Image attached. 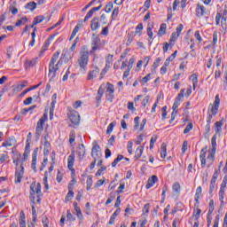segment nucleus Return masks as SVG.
Segmentation results:
<instances>
[{
	"label": "nucleus",
	"mask_w": 227,
	"mask_h": 227,
	"mask_svg": "<svg viewBox=\"0 0 227 227\" xmlns=\"http://www.w3.org/2000/svg\"><path fill=\"white\" fill-rule=\"evenodd\" d=\"M222 27L224 31L227 29V25H226V18L222 17Z\"/></svg>",
	"instance_id": "obj_63"
},
{
	"label": "nucleus",
	"mask_w": 227,
	"mask_h": 227,
	"mask_svg": "<svg viewBox=\"0 0 227 227\" xmlns=\"http://www.w3.org/2000/svg\"><path fill=\"white\" fill-rule=\"evenodd\" d=\"M158 181L159 178L157 177V176H152V177L148 179L145 188L150 189L151 187H153V185H155V183Z\"/></svg>",
	"instance_id": "obj_15"
},
{
	"label": "nucleus",
	"mask_w": 227,
	"mask_h": 227,
	"mask_svg": "<svg viewBox=\"0 0 227 227\" xmlns=\"http://www.w3.org/2000/svg\"><path fill=\"white\" fill-rule=\"evenodd\" d=\"M219 200L221 201L220 207L224 205V188L221 187L219 191Z\"/></svg>",
	"instance_id": "obj_24"
},
{
	"label": "nucleus",
	"mask_w": 227,
	"mask_h": 227,
	"mask_svg": "<svg viewBox=\"0 0 227 227\" xmlns=\"http://www.w3.org/2000/svg\"><path fill=\"white\" fill-rule=\"evenodd\" d=\"M167 145L166 143H162L161 144V146H160V156H161V159H166V156L168 155L167 153Z\"/></svg>",
	"instance_id": "obj_20"
},
{
	"label": "nucleus",
	"mask_w": 227,
	"mask_h": 227,
	"mask_svg": "<svg viewBox=\"0 0 227 227\" xmlns=\"http://www.w3.org/2000/svg\"><path fill=\"white\" fill-rule=\"evenodd\" d=\"M119 13H120V8L115 7L112 12V20H116V18L118 17Z\"/></svg>",
	"instance_id": "obj_33"
},
{
	"label": "nucleus",
	"mask_w": 227,
	"mask_h": 227,
	"mask_svg": "<svg viewBox=\"0 0 227 227\" xmlns=\"http://www.w3.org/2000/svg\"><path fill=\"white\" fill-rule=\"evenodd\" d=\"M183 30H184V25L179 24L176 28V34L177 35V36H180V33H182Z\"/></svg>",
	"instance_id": "obj_47"
},
{
	"label": "nucleus",
	"mask_w": 227,
	"mask_h": 227,
	"mask_svg": "<svg viewBox=\"0 0 227 227\" xmlns=\"http://www.w3.org/2000/svg\"><path fill=\"white\" fill-rule=\"evenodd\" d=\"M74 162H75V151H72L71 154L68 156L67 159V168L72 172V176L74 177L75 175V169H74Z\"/></svg>",
	"instance_id": "obj_8"
},
{
	"label": "nucleus",
	"mask_w": 227,
	"mask_h": 227,
	"mask_svg": "<svg viewBox=\"0 0 227 227\" xmlns=\"http://www.w3.org/2000/svg\"><path fill=\"white\" fill-rule=\"evenodd\" d=\"M57 98H58V94H54L52 97H51V108H50V113H52L54 111V107L56 106V103H57Z\"/></svg>",
	"instance_id": "obj_22"
},
{
	"label": "nucleus",
	"mask_w": 227,
	"mask_h": 227,
	"mask_svg": "<svg viewBox=\"0 0 227 227\" xmlns=\"http://www.w3.org/2000/svg\"><path fill=\"white\" fill-rule=\"evenodd\" d=\"M143 31V23H140L138 24L137 27H136V33L137 34H139Z\"/></svg>",
	"instance_id": "obj_62"
},
{
	"label": "nucleus",
	"mask_w": 227,
	"mask_h": 227,
	"mask_svg": "<svg viewBox=\"0 0 227 227\" xmlns=\"http://www.w3.org/2000/svg\"><path fill=\"white\" fill-rule=\"evenodd\" d=\"M24 177V165L22 163L20 167L16 168L15 172V184H20L22 182V178Z\"/></svg>",
	"instance_id": "obj_9"
},
{
	"label": "nucleus",
	"mask_w": 227,
	"mask_h": 227,
	"mask_svg": "<svg viewBox=\"0 0 227 227\" xmlns=\"http://www.w3.org/2000/svg\"><path fill=\"white\" fill-rule=\"evenodd\" d=\"M184 93H185V89H181L180 93L176 98V101L179 102L184 98Z\"/></svg>",
	"instance_id": "obj_35"
},
{
	"label": "nucleus",
	"mask_w": 227,
	"mask_h": 227,
	"mask_svg": "<svg viewBox=\"0 0 227 227\" xmlns=\"http://www.w3.org/2000/svg\"><path fill=\"white\" fill-rule=\"evenodd\" d=\"M207 227H210V225L212 224V214L210 213H207Z\"/></svg>",
	"instance_id": "obj_60"
},
{
	"label": "nucleus",
	"mask_w": 227,
	"mask_h": 227,
	"mask_svg": "<svg viewBox=\"0 0 227 227\" xmlns=\"http://www.w3.org/2000/svg\"><path fill=\"white\" fill-rule=\"evenodd\" d=\"M36 155H38V148H35L32 153L31 168L35 173L38 171V169L36 168Z\"/></svg>",
	"instance_id": "obj_14"
},
{
	"label": "nucleus",
	"mask_w": 227,
	"mask_h": 227,
	"mask_svg": "<svg viewBox=\"0 0 227 227\" xmlns=\"http://www.w3.org/2000/svg\"><path fill=\"white\" fill-rule=\"evenodd\" d=\"M69 120L73 125H79V123H81V115L79 114V112L75 110L70 111Z\"/></svg>",
	"instance_id": "obj_7"
},
{
	"label": "nucleus",
	"mask_w": 227,
	"mask_h": 227,
	"mask_svg": "<svg viewBox=\"0 0 227 227\" xmlns=\"http://www.w3.org/2000/svg\"><path fill=\"white\" fill-rule=\"evenodd\" d=\"M221 104V99L219 98V94H217L215 98L214 104H210L208 107V116L207 118V122L210 124L212 121V115L215 116L217 112L219 111V105Z\"/></svg>",
	"instance_id": "obj_4"
},
{
	"label": "nucleus",
	"mask_w": 227,
	"mask_h": 227,
	"mask_svg": "<svg viewBox=\"0 0 227 227\" xmlns=\"http://www.w3.org/2000/svg\"><path fill=\"white\" fill-rule=\"evenodd\" d=\"M133 143L131 141L128 142V152L130 155H132V146H133Z\"/></svg>",
	"instance_id": "obj_64"
},
{
	"label": "nucleus",
	"mask_w": 227,
	"mask_h": 227,
	"mask_svg": "<svg viewBox=\"0 0 227 227\" xmlns=\"http://www.w3.org/2000/svg\"><path fill=\"white\" fill-rule=\"evenodd\" d=\"M91 47L90 54H93L96 51L102 49V46H100V37L96 34L92 35Z\"/></svg>",
	"instance_id": "obj_6"
},
{
	"label": "nucleus",
	"mask_w": 227,
	"mask_h": 227,
	"mask_svg": "<svg viewBox=\"0 0 227 227\" xmlns=\"http://www.w3.org/2000/svg\"><path fill=\"white\" fill-rule=\"evenodd\" d=\"M190 79L192 82L193 90H196V86H198V74H192L190 76Z\"/></svg>",
	"instance_id": "obj_26"
},
{
	"label": "nucleus",
	"mask_w": 227,
	"mask_h": 227,
	"mask_svg": "<svg viewBox=\"0 0 227 227\" xmlns=\"http://www.w3.org/2000/svg\"><path fill=\"white\" fill-rule=\"evenodd\" d=\"M26 67H35V65H36V60H27L26 61Z\"/></svg>",
	"instance_id": "obj_57"
},
{
	"label": "nucleus",
	"mask_w": 227,
	"mask_h": 227,
	"mask_svg": "<svg viewBox=\"0 0 227 227\" xmlns=\"http://www.w3.org/2000/svg\"><path fill=\"white\" fill-rule=\"evenodd\" d=\"M114 99V93L107 92L106 100H108V102L113 103Z\"/></svg>",
	"instance_id": "obj_49"
},
{
	"label": "nucleus",
	"mask_w": 227,
	"mask_h": 227,
	"mask_svg": "<svg viewBox=\"0 0 227 227\" xmlns=\"http://www.w3.org/2000/svg\"><path fill=\"white\" fill-rule=\"evenodd\" d=\"M26 22H27V17H24V18H21L20 20H19L16 22L15 26H16L17 27H19V26H22V25L26 24Z\"/></svg>",
	"instance_id": "obj_34"
},
{
	"label": "nucleus",
	"mask_w": 227,
	"mask_h": 227,
	"mask_svg": "<svg viewBox=\"0 0 227 227\" xmlns=\"http://www.w3.org/2000/svg\"><path fill=\"white\" fill-rule=\"evenodd\" d=\"M99 74H100V68L96 67L91 71L89 72L87 80L93 81V79L97 78Z\"/></svg>",
	"instance_id": "obj_12"
},
{
	"label": "nucleus",
	"mask_w": 227,
	"mask_h": 227,
	"mask_svg": "<svg viewBox=\"0 0 227 227\" xmlns=\"http://www.w3.org/2000/svg\"><path fill=\"white\" fill-rule=\"evenodd\" d=\"M192 127H193L192 123L187 124V126L184 129V134H189V132H191V130H192Z\"/></svg>",
	"instance_id": "obj_42"
},
{
	"label": "nucleus",
	"mask_w": 227,
	"mask_h": 227,
	"mask_svg": "<svg viewBox=\"0 0 227 227\" xmlns=\"http://www.w3.org/2000/svg\"><path fill=\"white\" fill-rule=\"evenodd\" d=\"M200 159H206L207 158V147H204L200 151Z\"/></svg>",
	"instance_id": "obj_52"
},
{
	"label": "nucleus",
	"mask_w": 227,
	"mask_h": 227,
	"mask_svg": "<svg viewBox=\"0 0 227 227\" xmlns=\"http://www.w3.org/2000/svg\"><path fill=\"white\" fill-rule=\"evenodd\" d=\"M159 138V137H157V135H154L152 137L151 140H150V148H153V145H155V143H157V139Z\"/></svg>",
	"instance_id": "obj_38"
},
{
	"label": "nucleus",
	"mask_w": 227,
	"mask_h": 227,
	"mask_svg": "<svg viewBox=\"0 0 227 227\" xmlns=\"http://www.w3.org/2000/svg\"><path fill=\"white\" fill-rule=\"evenodd\" d=\"M25 8L30 10V12H35V10H36V3L29 2L25 5Z\"/></svg>",
	"instance_id": "obj_25"
},
{
	"label": "nucleus",
	"mask_w": 227,
	"mask_h": 227,
	"mask_svg": "<svg viewBox=\"0 0 227 227\" xmlns=\"http://www.w3.org/2000/svg\"><path fill=\"white\" fill-rule=\"evenodd\" d=\"M2 146H5V147L13 146V144L12 143V138H9V139L6 140L5 142H4V143L2 144Z\"/></svg>",
	"instance_id": "obj_55"
},
{
	"label": "nucleus",
	"mask_w": 227,
	"mask_h": 227,
	"mask_svg": "<svg viewBox=\"0 0 227 227\" xmlns=\"http://www.w3.org/2000/svg\"><path fill=\"white\" fill-rule=\"evenodd\" d=\"M160 61H162V59L160 58L156 59V60L153 64V70H157V67H159V65L160 64Z\"/></svg>",
	"instance_id": "obj_46"
},
{
	"label": "nucleus",
	"mask_w": 227,
	"mask_h": 227,
	"mask_svg": "<svg viewBox=\"0 0 227 227\" xmlns=\"http://www.w3.org/2000/svg\"><path fill=\"white\" fill-rule=\"evenodd\" d=\"M35 194H37L36 201L37 203H40V196H42V184H40V183H32L30 184V201L33 203V205H35Z\"/></svg>",
	"instance_id": "obj_3"
},
{
	"label": "nucleus",
	"mask_w": 227,
	"mask_h": 227,
	"mask_svg": "<svg viewBox=\"0 0 227 227\" xmlns=\"http://www.w3.org/2000/svg\"><path fill=\"white\" fill-rule=\"evenodd\" d=\"M178 106H180V102L175 100L173 106H172L173 111H176V113H178Z\"/></svg>",
	"instance_id": "obj_58"
},
{
	"label": "nucleus",
	"mask_w": 227,
	"mask_h": 227,
	"mask_svg": "<svg viewBox=\"0 0 227 227\" xmlns=\"http://www.w3.org/2000/svg\"><path fill=\"white\" fill-rule=\"evenodd\" d=\"M214 200H211L209 201V209H208V214H214Z\"/></svg>",
	"instance_id": "obj_51"
},
{
	"label": "nucleus",
	"mask_w": 227,
	"mask_h": 227,
	"mask_svg": "<svg viewBox=\"0 0 227 227\" xmlns=\"http://www.w3.org/2000/svg\"><path fill=\"white\" fill-rule=\"evenodd\" d=\"M106 91V85L101 84L98 90V95H99L100 97H104V93Z\"/></svg>",
	"instance_id": "obj_36"
},
{
	"label": "nucleus",
	"mask_w": 227,
	"mask_h": 227,
	"mask_svg": "<svg viewBox=\"0 0 227 227\" xmlns=\"http://www.w3.org/2000/svg\"><path fill=\"white\" fill-rule=\"evenodd\" d=\"M74 184H68V193L66 196V201L68 202L74 198V188L72 187Z\"/></svg>",
	"instance_id": "obj_16"
},
{
	"label": "nucleus",
	"mask_w": 227,
	"mask_h": 227,
	"mask_svg": "<svg viewBox=\"0 0 227 227\" xmlns=\"http://www.w3.org/2000/svg\"><path fill=\"white\" fill-rule=\"evenodd\" d=\"M51 149V143H49V141L47 140V137H44V153L45 152H49V150Z\"/></svg>",
	"instance_id": "obj_37"
},
{
	"label": "nucleus",
	"mask_w": 227,
	"mask_h": 227,
	"mask_svg": "<svg viewBox=\"0 0 227 227\" xmlns=\"http://www.w3.org/2000/svg\"><path fill=\"white\" fill-rule=\"evenodd\" d=\"M219 173H221V170H217V169H215V172H214V174H213V176H212V179H211V181H213V182H216V180H217V177L219 176Z\"/></svg>",
	"instance_id": "obj_44"
},
{
	"label": "nucleus",
	"mask_w": 227,
	"mask_h": 227,
	"mask_svg": "<svg viewBox=\"0 0 227 227\" xmlns=\"http://www.w3.org/2000/svg\"><path fill=\"white\" fill-rule=\"evenodd\" d=\"M44 19L45 18L43 16L35 17L33 21V26H36V24H42V22H43Z\"/></svg>",
	"instance_id": "obj_27"
},
{
	"label": "nucleus",
	"mask_w": 227,
	"mask_h": 227,
	"mask_svg": "<svg viewBox=\"0 0 227 227\" xmlns=\"http://www.w3.org/2000/svg\"><path fill=\"white\" fill-rule=\"evenodd\" d=\"M26 84H27V81H24L23 83L18 84L17 87L13 89V93H20V91H22V90L26 88Z\"/></svg>",
	"instance_id": "obj_19"
},
{
	"label": "nucleus",
	"mask_w": 227,
	"mask_h": 227,
	"mask_svg": "<svg viewBox=\"0 0 227 227\" xmlns=\"http://www.w3.org/2000/svg\"><path fill=\"white\" fill-rule=\"evenodd\" d=\"M100 27V18L94 17L90 21V29L91 31H97Z\"/></svg>",
	"instance_id": "obj_13"
},
{
	"label": "nucleus",
	"mask_w": 227,
	"mask_h": 227,
	"mask_svg": "<svg viewBox=\"0 0 227 227\" xmlns=\"http://www.w3.org/2000/svg\"><path fill=\"white\" fill-rule=\"evenodd\" d=\"M8 158L9 156L7 153L0 154V164H3V162H5Z\"/></svg>",
	"instance_id": "obj_50"
},
{
	"label": "nucleus",
	"mask_w": 227,
	"mask_h": 227,
	"mask_svg": "<svg viewBox=\"0 0 227 227\" xmlns=\"http://www.w3.org/2000/svg\"><path fill=\"white\" fill-rule=\"evenodd\" d=\"M121 160H123V155L119 154L117 158L112 162V168H116V164H118V162Z\"/></svg>",
	"instance_id": "obj_29"
},
{
	"label": "nucleus",
	"mask_w": 227,
	"mask_h": 227,
	"mask_svg": "<svg viewBox=\"0 0 227 227\" xmlns=\"http://www.w3.org/2000/svg\"><path fill=\"white\" fill-rule=\"evenodd\" d=\"M223 127V123L221 121H216L215 122V132H221V128Z\"/></svg>",
	"instance_id": "obj_56"
},
{
	"label": "nucleus",
	"mask_w": 227,
	"mask_h": 227,
	"mask_svg": "<svg viewBox=\"0 0 227 227\" xmlns=\"http://www.w3.org/2000/svg\"><path fill=\"white\" fill-rule=\"evenodd\" d=\"M214 189H215V181H210V184H209V194L210 196H212L213 192H214Z\"/></svg>",
	"instance_id": "obj_39"
},
{
	"label": "nucleus",
	"mask_w": 227,
	"mask_h": 227,
	"mask_svg": "<svg viewBox=\"0 0 227 227\" xmlns=\"http://www.w3.org/2000/svg\"><path fill=\"white\" fill-rule=\"evenodd\" d=\"M108 71H109V67H105V68L101 71L99 79L100 80L104 79V76L107 74Z\"/></svg>",
	"instance_id": "obj_53"
},
{
	"label": "nucleus",
	"mask_w": 227,
	"mask_h": 227,
	"mask_svg": "<svg viewBox=\"0 0 227 227\" xmlns=\"http://www.w3.org/2000/svg\"><path fill=\"white\" fill-rule=\"evenodd\" d=\"M90 61V51H88V46H83L79 53L78 64L79 67L86 72L88 63Z\"/></svg>",
	"instance_id": "obj_2"
},
{
	"label": "nucleus",
	"mask_w": 227,
	"mask_h": 227,
	"mask_svg": "<svg viewBox=\"0 0 227 227\" xmlns=\"http://www.w3.org/2000/svg\"><path fill=\"white\" fill-rule=\"evenodd\" d=\"M173 192L178 194L180 192V183L176 182L173 184Z\"/></svg>",
	"instance_id": "obj_31"
},
{
	"label": "nucleus",
	"mask_w": 227,
	"mask_h": 227,
	"mask_svg": "<svg viewBox=\"0 0 227 227\" xmlns=\"http://www.w3.org/2000/svg\"><path fill=\"white\" fill-rule=\"evenodd\" d=\"M167 27H168V26L166 25V23H162L160 25V29L158 30L159 36H164V35H166Z\"/></svg>",
	"instance_id": "obj_21"
},
{
	"label": "nucleus",
	"mask_w": 227,
	"mask_h": 227,
	"mask_svg": "<svg viewBox=\"0 0 227 227\" xmlns=\"http://www.w3.org/2000/svg\"><path fill=\"white\" fill-rule=\"evenodd\" d=\"M145 149V146L140 145L137 148L135 152V159L137 160V159H141V156L143 155V150Z\"/></svg>",
	"instance_id": "obj_18"
},
{
	"label": "nucleus",
	"mask_w": 227,
	"mask_h": 227,
	"mask_svg": "<svg viewBox=\"0 0 227 227\" xmlns=\"http://www.w3.org/2000/svg\"><path fill=\"white\" fill-rule=\"evenodd\" d=\"M143 213H144V215H145V214L150 213V204L149 203H147L144 206Z\"/></svg>",
	"instance_id": "obj_54"
},
{
	"label": "nucleus",
	"mask_w": 227,
	"mask_h": 227,
	"mask_svg": "<svg viewBox=\"0 0 227 227\" xmlns=\"http://www.w3.org/2000/svg\"><path fill=\"white\" fill-rule=\"evenodd\" d=\"M63 56L64 55H61V58L58 61V59L59 58V51H56L52 55L49 64V76L51 77V79H54V77H56V73L59 70V68L63 65Z\"/></svg>",
	"instance_id": "obj_1"
},
{
	"label": "nucleus",
	"mask_w": 227,
	"mask_h": 227,
	"mask_svg": "<svg viewBox=\"0 0 227 227\" xmlns=\"http://www.w3.org/2000/svg\"><path fill=\"white\" fill-rule=\"evenodd\" d=\"M139 116H137L135 117L134 119V123H135V126H134V130H137L139 129Z\"/></svg>",
	"instance_id": "obj_45"
},
{
	"label": "nucleus",
	"mask_w": 227,
	"mask_h": 227,
	"mask_svg": "<svg viewBox=\"0 0 227 227\" xmlns=\"http://www.w3.org/2000/svg\"><path fill=\"white\" fill-rule=\"evenodd\" d=\"M153 29V25H148L147 26V35L150 38V40H153V32L152 31Z\"/></svg>",
	"instance_id": "obj_28"
},
{
	"label": "nucleus",
	"mask_w": 227,
	"mask_h": 227,
	"mask_svg": "<svg viewBox=\"0 0 227 227\" xmlns=\"http://www.w3.org/2000/svg\"><path fill=\"white\" fill-rule=\"evenodd\" d=\"M87 191H90L91 189V186L93 185V177L91 176H89L87 178Z\"/></svg>",
	"instance_id": "obj_32"
},
{
	"label": "nucleus",
	"mask_w": 227,
	"mask_h": 227,
	"mask_svg": "<svg viewBox=\"0 0 227 227\" xmlns=\"http://www.w3.org/2000/svg\"><path fill=\"white\" fill-rule=\"evenodd\" d=\"M195 12L196 17H203L204 15H208L207 8H205V6L201 4H197Z\"/></svg>",
	"instance_id": "obj_11"
},
{
	"label": "nucleus",
	"mask_w": 227,
	"mask_h": 227,
	"mask_svg": "<svg viewBox=\"0 0 227 227\" xmlns=\"http://www.w3.org/2000/svg\"><path fill=\"white\" fill-rule=\"evenodd\" d=\"M106 93H114V85L111 82H106Z\"/></svg>",
	"instance_id": "obj_30"
},
{
	"label": "nucleus",
	"mask_w": 227,
	"mask_h": 227,
	"mask_svg": "<svg viewBox=\"0 0 227 227\" xmlns=\"http://www.w3.org/2000/svg\"><path fill=\"white\" fill-rule=\"evenodd\" d=\"M100 22H103V25L107 24V16L106 14H102L99 19Z\"/></svg>",
	"instance_id": "obj_61"
},
{
	"label": "nucleus",
	"mask_w": 227,
	"mask_h": 227,
	"mask_svg": "<svg viewBox=\"0 0 227 227\" xmlns=\"http://www.w3.org/2000/svg\"><path fill=\"white\" fill-rule=\"evenodd\" d=\"M113 58L114 55L113 54H108L106 59V68H111V65H113Z\"/></svg>",
	"instance_id": "obj_23"
},
{
	"label": "nucleus",
	"mask_w": 227,
	"mask_h": 227,
	"mask_svg": "<svg viewBox=\"0 0 227 227\" xmlns=\"http://www.w3.org/2000/svg\"><path fill=\"white\" fill-rule=\"evenodd\" d=\"M67 221H70L71 223L75 221V216L70 213V210H67Z\"/></svg>",
	"instance_id": "obj_41"
},
{
	"label": "nucleus",
	"mask_w": 227,
	"mask_h": 227,
	"mask_svg": "<svg viewBox=\"0 0 227 227\" xmlns=\"http://www.w3.org/2000/svg\"><path fill=\"white\" fill-rule=\"evenodd\" d=\"M93 12L90 10L89 11V12L86 14L83 22H86L89 19H91V17H93Z\"/></svg>",
	"instance_id": "obj_59"
},
{
	"label": "nucleus",
	"mask_w": 227,
	"mask_h": 227,
	"mask_svg": "<svg viewBox=\"0 0 227 227\" xmlns=\"http://www.w3.org/2000/svg\"><path fill=\"white\" fill-rule=\"evenodd\" d=\"M134 42V33L128 35L127 45H130Z\"/></svg>",
	"instance_id": "obj_43"
},
{
	"label": "nucleus",
	"mask_w": 227,
	"mask_h": 227,
	"mask_svg": "<svg viewBox=\"0 0 227 227\" xmlns=\"http://www.w3.org/2000/svg\"><path fill=\"white\" fill-rule=\"evenodd\" d=\"M111 10H113V4H112V2L108 3V4L106 5L105 12H106V13H111Z\"/></svg>",
	"instance_id": "obj_48"
},
{
	"label": "nucleus",
	"mask_w": 227,
	"mask_h": 227,
	"mask_svg": "<svg viewBox=\"0 0 227 227\" xmlns=\"http://www.w3.org/2000/svg\"><path fill=\"white\" fill-rule=\"evenodd\" d=\"M78 155L79 159H84V155H86V147H84V145L78 146Z\"/></svg>",
	"instance_id": "obj_17"
},
{
	"label": "nucleus",
	"mask_w": 227,
	"mask_h": 227,
	"mask_svg": "<svg viewBox=\"0 0 227 227\" xmlns=\"http://www.w3.org/2000/svg\"><path fill=\"white\" fill-rule=\"evenodd\" d=\"M91 157L93 159H100L102 157V153L100 152V145L98 144L94 143L92 146V151H91Z\"/></svg>",
	"instance_id": "obj_10"
},
{
	"label": "nucleus",
	"mask_w": 227,
	"mask_h": 227,
	"mask_svg": "<svg viewBox=\"0 0 227 227\" xmlns=\"http://www.w3.org/2000/svg\"><path fill=\"white\" fill-rule=\"evenodd\" d=\"M47 120H48L47 114H43V116L38 121L37 126L35 128V141H39L40 136H42V133L43 132V123H45Z\"/></svg>",
	"instance_id": "obj_5"
},
{
	"label": "nucleus",
	"mask_w": 227,
	"mask_h": 227,
	"mask_svg": "<svg viewBox=\"0 0 227 227\" xmlns=\"http://www.w3.org/2000/svg\"><path fill=\"white\" fill-rule=\"evenodd\" d=\"M116 125V122H111L106 129V134H111V132H113L114 126Z\"/></svg>",
	"instance_id": "obj_40"
}]
</instances>
